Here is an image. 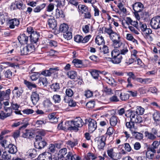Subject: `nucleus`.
<instances>
[{
  "label": "nucleus",
  "instance_id": "36",
  "mask_svg": "<svg viewBox=\"0 0 160 160\" xmlns=\"http://www.w3.org/2000/svg\"><path fill=\"white\" fill-rule=\"evenodd\" d=\"M68 25L65 24H61L59 27V31L61 32L65 33L68 31Z\"/></svg>",
  "mask_w": 160,
  "mask_h": 160
},
{
  "label": "nucleus",
  "instance_id": "62",
  "mask_svg": "<svg viewBox=\"0 0 160 160\" xmlns=\"http://www.w3.org/2000/svg\"><path fill=\"white\" fill-rule=\"evenodd\" d=\"M4 109L5 111L7 112V113H6V114L7 117L11 116L12 113V111L11 108H8Z\"/></svg>",
  "mask_w": 160,
  "mask_h": 160
},
{
  "label": "nucleus",
  "instance_id": "3",
  "mask_svg": "<svg viewBox=\"0 0 160 160\" xmlns=\"http://www.w3.org/2000/svg\"><path fill=\"white\" fill-rule=\"evenodd\" d=\"M135 111L132 110H129L127 112L125 115L128 118L129 117L130 121L136 123H140L142 121V117L135 114Z\"/></svg>",
  "mask_w": 160,
  "mask_h": 160
},
{
  "label": "nucleus",
  "instance_id": "50",
  "mask_svg": "<svg viewBox=\"0 0 160 160\" xmlns=\"http://www.w3.org/2000/svg\"><path fill=\"white\" fill-rule=\"evenodd\" d=\"M63 35L64 38L67 40H70L71 39L72 37V33L68 31H67L64 33Z\"/></svg>",
  "mask_w": 160,
  "mask_h": 160
},
{
  "label": "nucleus",
  "instance_id": "40",
  "mask_svg": "<svg viewBox=\"0 0 160 160\" xmlns=\"http://www.w3.org/2000/svg\"><path fill=\"white\" fill-rule=\"evenodd\" d=\"M77 75V72L74 71H70L67 73L68 77L71 79H75Z\"/></svg>",
  "mask_w": 160,
  "mask_h": 160
},
{
  "label": "nucleus",
  "instance_id": "29",
  "mask_svg": "<svg viewBox=\"0 0 160 160\" xmlns=\"http://www.w3.org/2000/svg\"><path fill=\"white\" fill-rule=\"evenodd\" d=\"M132 21V20L130 18L127 17L124 21L125 22L122 21V24L123 27L127 28L128 26H129V25L131 24Z\"/></svg>",
  "mask_w": 160,
  "mask_h": 160
},
{
  "label": "nucleus",
  "instance_id": "26",
  "mask_svg": "<svg viewBox=\"0 0 160 160\" xmlns=\"http://www.w3.org/2000/svg\"><path fill=\"white\" fill-rule=\"evenodd\" d=\"M119 97L121 101H126L128 100L129 97V95L127 93L122 92L120 91L119 94Z\"/></svg>",
  "mask_w": 160,
  "mask_h": 160
},
{
  "label": "nucleus",
  "instance_id": "56",
  "mask_svg": "<svg viewBox=\"0 0 160 160\" xmlns=\"http://www.w3.org/2000/svg\"><path fill=\"white\" fill-rule=\"evenodd\" d=\"M16 5L17 8L19 9H22L24 7V5L21 1L17 2Z\"/></svg>",
  "mask_w": 160,
  "mask_h": 160
},
{
  "label": "nucleus",
  "instance_id": "37",
  "mask_svg": "<svg viewBox=\"0 0 160 160\" xmlns=\"http://www.w3.org/2000/svg\"><path fill=\"white\" fill-rule=\"evenodd\" d=\"M136 130L134 132H132L133 136L135 137L136 138L139 140H141L142 139L143 137V134L141 133L136 132Z\"/></svg>",
  "mask_w": 160,
  "mask_h": 160
},
{
  "label": "nucleus",
  "instance_id": "7",
  "mask_svg": "<svg viewBox=\"0 0 160 160\" xmlns=\"http://www.w3.org/2000/svg\"><path fill=\"white\" fill-rule=\"evenodd\" d=\"M106 140V138L104 136H101L97 138L96 142L98 148L99 150L103 149L105 146Z\"/></svg>",
  "mask_w": 160,
  "mask_h": 160
},
{
  "label": "nucleus",
  "instance_id": "54",
  "mask_svg": "<svg viewBox=\"0 0 160 160\" xmlns=\"http://www.w3.org/2000/svg\"><path fill=\"white\" fill-rule=\"evenodd\" d=\"M2 157L3 160H10V156L7 152H3L2 155Z\"/></svg>",
  "mask_w": 160,
  "mask_h": 160
},
{
  "label": "nucleus",
  "instance_id": "59",
  "mask_svg": "<svg viewBox=\"0 0 160 160\" xmlns=\"http://www.w3.org/2000/svg\"><path fill=\"white\" fill-rule=\"evenodd\" d=\"M56 15L57 18H63L64 17L62 11H60L58 9H56Z\"/></svg>",
  "mask_w": 160,
  "mask_h": 160
},
{
  "label": "nucleus",
  "instance_id": "48",
  "mask_svg": "<svg viewBox=\"0 0 160 160\" xmlns=\"http://www.w3.org/2000/svg\"><path fill=\"white\" fill-rule=\"evenodd\" d=\"M51 88L54 91H57L60 89L59 84L58 83H53L51 86Z\"/></svg>",
  "mask_w": 160,
  "mask_h": 160
},
{
  "label": "nucleus",
  "instance_id": "45",
  "mask_svg": "<svg viewBox=\"0 0 160 160\" xmlns=\"http://www.w3.org/2000/svg\"><path fill=\"white\" fill-rule=\"evenodd\" d=\"M48 83L47 79L46 78H40L39 80L38 83L41 85L42 84L44 86H46Z\"/></svg>",
  "mask_w": 160,
  "mask_h": 160
},
{
  "label": "nucleus",
  "instance_id": "14",
  "mask_svg": "<svg viewBox=\"0 0 160 160\" xmlns=\"http://www.w3.org/2000/svg\"><path fill=\"white\" fill-rule=\"evenodd\" d=\"M140 28L141 31L145 34H149L152 33V30L149 28H147L145 24H140Z\"/></svg>",
  "mask_w": 160,
  "mask_h": 160
},
{
  "label": "nucleus",
  "instance_id": "53",
  "mask_svg": "<svg viewBox=\"0 0 160 160\" xmlns=\"http://www.w3.org/2000/svg\"><path fill=\"white\" fill-rule=\"evenodd\" d=\"M52 98L55 103H59L61 101L60 96L56 94L53 96Z\"/></svg>",
  "mask_w": 160,
  "mask_h": 160
},
{
  "label": "nucleus",
  "instance_id": "63",
  "mask_svg": "<svg viewBox=\"0 0 160 160\" xmlns=\"http://www.w3.org/2000/svg\"><path fill=\"white\" fill-rule=\"evenodd\" d=\"M114 32L112 29L111 27L109 28H105L104 33H107L109 36Z\"/></svg>",
  "mask_w": 160,
  "mask_h": 160
},
{
  "label": "nucleus",
  "instance_id": "15",
  "mask_svg": "<svg viewBox=\"0 0 160 160\" xmlns=\"http://www.w3.org/2000/svg\"><path fill=\"white\" fill-rule=\"evenodd\" d=\"M39 37V34L37 32H34L30 36V42L32 43L36 44L38 41Z\"/></svg>",
  "mask_w": 160,
  "mask_h": 160
},
{
  "label": "nucleus",
  "instance_id": "31",
  "mask_svg": "<svg viewBox=\"0 0 160 160\" xmlns=\"http://www.w3.org/2000/svg\"><path fill=\"white\" fill-rule=\"evenodd\" d=\"M72 62L74 64V66L77 68H82L83 66L82 61L78 59H74L72 61Z\"/></svg>",
  "mask_w": 160,
  "mask_h": 160
},
{
  "label": "nucleus",
  "instance_id": "2",
  "mask_svg": "<svg viewBox=\"0 0 160 160\" xmlns=\"http://www.w3.org/2000/svg\"><path fill=\"white\" fill-rule=\"evenodd\" d=\"M67 153V150L66 148H63L61 149L58 154V159L61 160H82L79 156L75 154H73L71 152H69L66 157L64 156Z\"/></svg>",
  "mask_w": 160,
  "mask_h": 160
},
{
  "label": "nucleus",
  "instance_id": "57",
  "mask_svg": "<svg viewBox=\"0 0 160 160\" xmlns=\"http://www.w3.org/2000/svg\"><path fill=\"white\" fill-rule=\"evenodd\" d=\"M107 154L111 158L113 159L115 152H113V149L111 148L107 150Z\"/></svg>",
  "mask_w": 160,
  "mask_h": 160
},
{
  "label": "nucleus",
  "instance_id": "41",
  "mask_svg": "<svg viewBox=\"0 0 160 160\" xmlns=\"http://www.w3.org/2000/svg\"><path fill=\"white\" fill-rule=\"evenodd\" d=\"M24 83L30 89H32L33 88H35L37 87L35 84L31 83L26 80L24 81Z\"/></svg>",
  "mask_w": 160,
  "mask_h": 160
},
{
  "label": "nucleus",
  "instance_id": "8",
  "mask_svg": "<svg viewBox=\"0 0 160 160\" xmlns=\"http://www.w3.org/2000/svg\"><path fill=\"white\" fill-rule=\"evenodd\" d=\"M11 93L10 89L6 90L5 91H0V100H7L10 98V95Z\"/></svg>",
  "mask_w": 160,
  "mask_h": 160
},
{
  "label": "nucleus",
  "instance_id": "64",
  "mask_svg": "<svg viewBox=\"0 0 160 160\" xmlns=\"http://www.w3.org/2000/svg\"><path fill=\"white\" fill-rule=\"evenodd\" d=\"M122 157V155L119 153H115L113 157V159L114 160H118L120 159Z\"/></svg>",
  "mask_w": 160,
  "mask_h": 160
},
{
  "label": "nucleus",
  "instance_id": "34",
  "mask_svg": "<svg viewBox=\"0 0 160 160\" xmlns=\"http://www.w3.org/2000/svg\"><path fill=\"white\" fill-rule=\"evenodd\" d=\"M33 133L29 130H27L22 135V137L24 138H31L34 137Z\"/></svg>",
  "mask_w": 160,
  "mask_h": 160
},
{
  "label": "nucleus",
  "instance_id": "9",
  "mask_svg": "<svg viewBox=\"0 0 160 160\" xmlns=\"http://www.w3.org/2000/svg\"><path fill=\"white\" fill-rule=\"evenodd\" d=\"M88 125L89 132H92L95 131L97 128V122L95 120L91 118L88 119Z\"/></svg>",
  "mask_w": 160,
  "mask_h": 160
},
{
  "label": "nucleus",
  "instance_id": "6",
  "mask_svg": "<svg viewBox=\"0 0 160 160\" xmlns=\"http://www.w3.org/2000/svg\"><path fill=\"white\" fill-rule=\"evenodd\" d=\"M116 48H120V55L122 56V57H125L128 54L129 52V48L127 44H123L121 42V45L119 47Z\"/></svg>",
  "mask_w": 160,
  "mask_h": 160
},
{
  "label": "nucleus",
  "instance_id": "28",
  "mask_svg": "<svg viewBox=\"0 0 160 160\" xmlns=\"http://www.w3.org/2000/svg\"><path fill=\"white\" fill-rule=\"evenodd\" d=\"M8 152H9L12 154H14L17 151L16 147L12 144H9L8 145Z\"/></svg>",
  "mask_w": 160,
  "mask_h": 160
},
{
  "label": "nucleus",
  "instance_id": "47",
  "mask_svg": "<svg viewBox=\"0 0 160 160\" xmlns=\"http://www.w3.org/2000/svg\"><path fill=\"white\" fill-rule=\"evenodd\" d=\"M103 79L108 83L112 85H113L115 82L114 80L111 77L108 78V77H105Z\"/></svg>",
  "mask_w": 160,
  "mask_h": 160
},
{
  "label": "nucleus",
  "instance_id": "32",
  "mask_svg": "<svg viewBox=\"0 0 160 160\" xmlns=\"http://www.w3.org/2000/svg\"><path fill=\"white\" fill-rule=\"evenodd\" d=\"M122 58V55H118L117 57L112 58L111 61L114 64H118L121 62Z\"/></svg>",
  "mask_w": 160,
  "mask_h": 160
},
{
  "label": "nucleus",
  "instance_id": "58",
  "mask_svg": "<svg viewBox=\"0 0 160 160\" xmlns=\"http://www.w3.org/2000/svg\"><path fill=\"white\" fill-rule=\"evenodd\" d=\"M91 74L93 77L95 79H98L99 77L98 71L96 70H94L92 71Z\"/></svg>",
  "mask_w": 160,
  "mask_h": 160
},
{
  "label": "nucleus",
  "instance_id": "17",
  "mask_svg": "<svg viewBox=\"0 0 160 160\" xmlns=\"http://www.w3.org/2000/svg\"><path fill=\"white\" fill-rule=\"evenodd\" d=\"M152 118L154 120V123L156 125L159 124V122L160 121V113L158 111L155 112L152 115Z\"/></svg>",
  "mask_w": 160,
  "mask_h": 160
},
{
  "label": "nucleus",
  "instance_id": "25",
  "mask_svg": "<svg viewBox=\"0 0 160 160\" xmlns=\"http://www.w3.org/2000/svg\"><path fill=\"white\" fill-rule=\"evenodd\" d=\"M119 119L118 118L115 116H112L110 119V123L112 126L114 127L116 125Z\"/></svg>",
  "mask_w": 160,
  "mask_h": 160
},
{
  "label": "nucleus",
  "instance_id": "12",
  "mask_svg": "<svg viewBox=\"0 0 160 160\" xmlns=\"http://www.w3.org/2000/svg\"><path fill=\"white\" fill-rule=\"evenodd\" d=\"M52 157L50 153L46 152L40 154L38 157V160H50Z\"/></svg>",
  "mask_w": 160,
  "mask_h": 160
},
{
  "label": "nucleus",
  "instance_id": "49",
  "mask_svg": "<svg viewBox=\"0 0 160 160\" xmlns=\"http://www.w3.org/2000/svg\"><path fill=\"white\" fill-rule=\"evenodd\" d=\"M21 53L22 55H26L29 53L27 46L25 47H21Z\"/></svg>",
  "mask_w": 160,
  "mask_h": 160
},
{
  "label": "nucleus",
  "instance_id": "46",
  "mask_svg": "<svg viewBox=\"0 0 160 160\" xmlns=\"http://www.w3.org/2000/svg\"><path fill=\"white\" fill-rule=\"evenodd\" d=\"M34 44V43H31L30 44H29L27 46L29 53L33 52L35 50V46L33 44Z\"/></svg>",
  "mask_w": 160,
  "mask_h": 160
},
{
  "label": "nucleus",
  "instance_id": "23",
  "mask_svg": "<svg viewBox=\"0 0 160 160\" xmlns=\"http://www.w3.org/2000/svg\"><path fill=\"white\" fill-rule=\"evenodd\" d=\"M46 5V3H43L37 6L33 9V12L35 13H38L40 12L45 7Z\"/></svg>",
  "mask_w": 160,
  "mask_h": 160
},
{
  "label": "nucleus",
  "instance_id": "30",
  "mask_svg": "<svg viewBox=\"0 0 160 160\" xmlns=\"http://www.w3.org/2000/svg\"><path fill=\"white\" fill-rule=\"evenodd\" d=\"M134 123L130 121V122H127L126 123V127L128 128H129L131 132H134L136 129L135 127Z\"/></svg>",
  "mask_w": 160,
  "mask_h": 160
},
{
  "label": "nucleus",
  "instance_id": "39",
  "mask_svg": "<svg viewBox=\"0 0 160 160\" xmlns=\"http://www.w3.org/2000/svg\"><path fill=\"white\" fill-rule=\"evenodd\" d=\"M126 39L129 41H132L135 44L138 45L137 40L134 38L133 36L131 34L128 33L126 35Z\"/></svg>",
  "mask_w": 160,
  "mask_h": 160
},
{
  "label": "nucleus",
  "instance_id": "10",
  "mask_svg": "<svg viewBox=\"0 0 160 160\" xmlns=\"http://www.w3.org/2000/svg\"><path fill=\"white\" fill-rule=\"evenodd\" d=\"M133 9L136 13L142 11L144 8L143 5L141 2H137L132 5Z\"/></svg>",
  "mask_w": 160,
  "mask_h": 160
},
{
  "label": "nucleus",
  "instance_id": "21",
  "mask_svg": "<svg viewBox=\"0 0 160 160\" xmlns=\"http://www.w3.org/2000/svg\"><path fill=\"white\" fill-rule=\"evenodd\" d=\"M37 155V151L35 149H30L27 152V155L28 156L29 158H34Z\"/></svg>",
  "mask_w": 160,
  "mask_h": 160
},
{
  "label": "nucleus",
  "instance_id": "11",
  "mask_svg": "<svg viewBox=\"0 0 160 160\" xmlns=\"http://www.w3.org/2000/svg\"><path fill=\"white\" fill-rule=\"evenodd\" d=\"M31 99L33 105H36L39 100L40 97L38 91L33 92L31 96Z\"/></svg>",
  "mask_w": 160,
  "mask_h": 160
},
{
  "label": "nucleus",
  "instance_id": "44",
  "mask_svg": "<svg viewBox=\"0 0 160 160\" xmlns=\"http://www.w3.org/2000/svg\"><path fill=\"white\" fill-rule=\"evenodd\" d=\"M141 16L142 19L146 21H147L149 18V15L148 12H142L141 14Z\"/></svg>",
  "mask_w": 160,
  "mask_h": 160
},
{
  "label": "nucleus",
  "instance_id": "52",
  "mask_svg": "<svg viewBox=\"0 0 160 160\" xmlns=\"http://www.w3.org/2000/svg\"><path fill=\"white\" fill-rule=\"evenodd\" d=\"M46 122L45 120H38L35 122V126L37 127H39L42 124H45Z\"/></svg>",
  "mask_w": 160,
  "mask_h": 160
},
{
  "label": "nucleus",
  "instance_id": "27",
  "mask_svg": "<svg viewBox=\"0 0 160 160\" xmlns=\"http://www.w3.org/2000/svg\"><path fill=\"white\" fill-rule=\"evenodd\" d=\"M95 40L96 43L99 45L104 44L105 43L103 38L100 35L97 36Z\"/></svg>",
  "mask_w": 160,
  "mask_h": 160
},
{
  "label": "nucleus",
  "instance_id": "4",
  "mask_svg": "<svg viewBox=\"0 0 160 160\" xmlns=\"http://www.w3.org/2000/svg\"><path fill=\"white\" fill-rule=\"evenodd\" d=\"M109 36L112 41V45L114 48L119 47L121 45V42L120 40V37L119 34L114 32Z\"/></svg>",
  "mask_w": 160,
  "mask_h": 160
},
{
  "label": "nucleus",
  "instance_id": "19",
  "mask_svg": "<svg viewBox=\"0 0 160 160\" xmlns=\"http://www.w3.org/2000/svg\"><path fill=\"white\" fill-rule=\"evenodd\" d=\"M18 39L19 42L21 44H27L28 40V38L26 36L25 34H23L20 35L18 36Z\"/></svg>",
  "mask_w": 160,
  "mask_h": 160
},
{
  "label": "nucleus",
  "instance_id": "35",
  "mask_svg": "<svg viewBox=\"0 0 160 160\" xmlns=\"http://www.w3.org/2000/svg\"><path fill=\"white\" fill-rule=\"evenodd\" d=\"M56 112H53L48 116L49 119L53 122H57L58 121V118L56 117Z\"/></svg>",
  "mask_w": 160,
  "mask_h": 160
},
{
  "label": "nucleus",
  "instance_id": "51",
  "mask_svg": "<svg viewBox=\"0 0 160 160\" xmlns=\"http://www.w3.org/2000/svg\"><path fill=\"white\" fill-rule=\"evenodd\" d=\"M66 144L68 145V147L72 148L78 144V142L77 141L73 142L69 140L66 142Z\"/></svg>",
  "mask_w": 160,
  "mask_h": 160
},
{
  "label": "nucleus",
  "instance_id": "22",
  "mask_svg": "<svg viewBox=\"0 0 160 160\" xmlns=\"http://www.w3.org/2000/svg\"><path fill=\"white\" fill-rule=\"evenodd\" d=\"M120 91H116L115 94L109 98V100L112 102H118L119 101V99L118 98L117 96H119Z\"/></svg>",
  "mask_w": 160,
  "mask_h": 160
},
{
  "label": "nucleus",
  "instance_id": "33",
  "mask_svg": "<svg viewBox=\"0 0 160 160\" xmlns=\"http://www.w3.org/2000/svg\"><path fill=\"white\" fill-rule=\"evenodd\" d=\"M44 108H48L52 105V103L49 99H46L42 102Z\"/></svg>",
  "mask_w": 160,
  "mask_h": 160
},
{
  "label": "nucleus",
  "instance_id": "60",
  "mask_svg": "<svg viewBox=\"0 0 160 160\" xmlns=\"http://www.w3.org/2000/svg\"><path fill=\"white\" fill-rule=\"evenodd\" d=\"M51 72H50V69L42 71L41 74L43 75L45 77L51 76Z\"/></svg>",
  "mask_w": 160,
  "mask_h": 160
},
{
  "label": "nucleus",
  "instance_id": "5",
  "mask_svg": "<svg viewBox=\"0 0 160 160\" xmlns=\"http://www.w3.org/2000/svg\"><path fill=\"white\" fill-rule=\"evenodd\" d=\"M150 25L152 28L155 29L160 28V16H157L152 18L150 22Z\"/></svg>",
  "mask_w": 160,
  "mask_h": 160
},
{
  "label": "nucleus",
  "instance_id": "13",
  "mask_svg": "<svg viewBox=\"0 0 160 160\" xmlns=\"http://www.w3.org/2000/svg\"><path fill=\"white\" fill-rule=\"evenodd\" d=\"M8 23L10 28L13 29L19 24L20 22L18 19L15 18L9 20Z\"/></svg>",
  "mask_w": 160,
  "mask_h": 160
},
{
  "label": "nucleus",
  "instance_id": "42",
  "mask_svg": "<svg viewBox=\"0 0 160 160\" xmlns=\"http://www.w3.org/2000/svg\"><path fill=\"white\" fill-rule=\"evenodd\" d=\"M144 108L141 106H138L137 107L135 112L138 115H142L144 113Z\"/></svg>",
  "mask_w": 160,
  "mask_h": 160
},
{
  "label": "nucleus",
  "instance_id": "43",
  "mask_svg": "<svg viewBox=\"0 0 160 160\" xmlns=\"http://www.w3.org/2000/svg\"><path fill=\"white\" fill-rule=\"evenodd\" d=\"M49 69L51 76L52 74L57 75L58 74V71L59 70V67H56L54 68H50Z\"/></svg>",
  "mask_w": 160,
  "mask_h": 160
},
{
  "label": "nucleus",
  "instance_id": "20",
  "mask_svg": "<svg viewBox=\"0 0 160 160\" xmlns=\"http://www.w3.org/2000/svg\"><path fill=\"white\" fill-rule=\"evenodd\" d=\"M48 23L49 27L52 29H54L57 26L56 21L53 18L49 19Z\"/></svg>",
  "mask_w": 160,
  "mask_h": 160
},
{
  "label": "nucleus",
  "instance_id": "16",
  "mask_svg": "<svg viewBox=\"0 0 160 160\" xmlns=\"http://www.w3.org/2000/svg\"><path fill=\"white\" fill-rule=\"evenodd\" d=\"M23 92V90L22 88L15 87L12 91V93L14 96H15L17 98H19L22 95Z\"/></svg>",
  "mask_w": 160,
  "mask_h": 160
},
{
  "label": "nucleus",
  "instance_id": "38",
  "mask_svg": "<svg viewBox=\"0 0 160 160\" xmlns=\"http://www.w3.org/2000/svg\"><path fill=\"white\" fill-rule=\"evenodd\" d=\"M154 152L151 151L149 148L146 153V158L150 159H153L154 157Z\"/></svg>",
  "mask_w": 160,
  "mask_h": 160
},
{
  "label": "nucleus",
  "instance_id": "24",
  "mask_svg": "<svg viewBox=\"0 0 160 160\" xmlns=\"http://www.w3.org/2000/svg\"><path fill=\"white\" fill-rule=\"evenodd\" d=\"M159 145V142L157 141H155L152 144L151 146L149 148H150V149L151 151L154 152V153H156V149L158 148Z\"/></svg>",
  "mask_w": 160,
  "mask_h": 160
},
{
  "label": "nucleus",
  "instance_id": "18",
  "mask_svg": "<svg viewBox=\"0 0 160 160\" xmlns=\"http://www.w3.org/2000/svg\"><path fill=\"white\" fill-rule=\"evenodd\" d=\"M47 142L44 139L38 142H36L35 143V146L36 148L38 149L44 148Z\"/></svg>",
  "mask_w": 160,
  "mask_h": 160
},
{
  "label": "nucleus",
  "instance_id": "61",
  "mask_svg": "<svg viewBox=\"0 0 160 160\" xmlns=\"http://www.w3.org/2000/svg\"><path fill=\"white\" fill-rule=\"evenodd\" d=\"M83 37L80 35H77L74 38V41L77 42H82Z\"/></svg>",
  "mask_w": 160,
  "mask_h": 160
},
{
  "label": "nucleus",
  "instance_id": "1",
  "mask_svg": "<svg viewBox=\"0 0 160 160\" xmlns=\"http://www.w3.org/2000/svg\"><path fill=\"white\" fill-rule=\"evenodd\" d=\"M84 124L82 120L80 117H77L73 120L68 121L66 124L68 127L67 128L68 130L77 132L78 131V128L82 127Z\"/></svg>",
  "mask_w": 160,
  "mask_h": 160
},
{
  "label": "nucleus",
  "instance_id": "55",
  "mask_svg": "<svg viewBox=\"0 0 160 160\" xmlns=\"http://www.w3.org/2000/svg\"><path fill=\"white\" fill-rule=\"evenodd\" d=\"M100 52L104 54H107L109 53V50L108 48L106 45H104L102 48H100Z\"/></svg>",
  "mask_w": 160,
  "mask_h": 160
}]
</instances>
